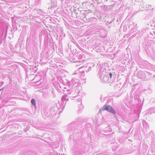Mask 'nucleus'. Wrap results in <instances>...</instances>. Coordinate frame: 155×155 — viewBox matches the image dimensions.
Masks as SVG:
<instances>
[{
	"mask_svg": "<svg viewBox=\"0 0 155 155\" xmlns=\"http://www.w3.org/2000/svg\"><path fill=\"white\" fill-rule=\"evenodd\" d=\"M79 83V80L76 78H73L71 81H68L67 82V84L68 86L70 87L71 84L72 85L73 87H77L76 89L75 92L79 94V92L80 91H78V89L81 88V86H79L78 85Z\"/></svg>",
	"mask_w": 155,
	"mask_h": 155,
	"instance_id": "obj_1",
	"label": "nucleus"
},
{
	"mask_svg": "<svg viewBox=\"0 0 155 155\" xmlns=\"http://www.w3.org/2000/svg\"><path fill=\"white\" fill-rule=\"evenodd\" d=\"M105 110H106L114 114H116L115 110L110 105L105 104L102 108L100 109L99 112L101 113V111Z\"/></svg>",
	"mask_w": 155,
	"mask_h": 155,
	"instance_id": "obj_2",
	"label": "nucleus"
},
{
	"mask_svg": "<svg viewBox=\"0 0 155 155\" xmlns=\"http://www.w3.org/2000/svg\"><path fill=\"white\" fill-rule=\"evenodd\" d=\"M137 76L139 78L144 80L146 78L145 72L143 71H139L137 73Z\"/></svg>",
	"mask_w": 155,
	"mask_h": 155,
	"instance_id": "obj_3",
	"label": "nucleus"
},
{
	"mask_svg": "<svg viewBox=\"0 0 155 155\" xmlns=\"http://www.w3.org/2000/svg\"><path fill=\"white\" fill-rule=\"evenodd\" d=\"M129 23H130L131 25L129 27H131V26L132 25V24L133 25V26H134V27L133 28H132L129 31V34H131L132 33L136 31H137V27H136L137 24L136 23H134L133 22H130Z\"/></svg>",
	"mask_w": 155,
	"mask_h": 155,
	"instance_id": "obj_4",
	"label": "nucleus"
},
{
	"mask_svg": "<svg viewBox=\"0 0 155 155\" xmlns=\"http://www.w3.org/2000/svg\"><path fill=\"white\" fill-rule=\"evenodd\" d=\"M76 124L75 123H73L68 126L67 130L69 131H73L76 129V127L75 126Z\"/></svg>",
	"mask_w": 155,
	"mask_h": 155,
	"instance_id": "obj_5",
	"label": "nucleus"
},
{
	"mask_svg": "<svg viewBox=\"0 0 155 155\" xmlns=\"http://www.w3.org/2000/svg\"><path fill=\"white\" fill-rule=\"evenodd\" d=\"M87 22H91L92 23L95 24V22L97 21V19L94 17L88 18L86 17H85Z\"/></svg>",
	"mask_w": 155,
	"mask_h": 155,
	"instance_id": "obj_6",
	"label": "nucleus"
},
{
	"mask_svg": "<svg viewBox=\"0 0 155 155\" xmlns=\"http://www.w3.org/2000/svg\"><path fill=\"white\" fill-rule=\"evenodd\" d=\"M101 79H102L103 81L104 82H108L109 80V75L107 74H104L103 76L102 75H101Z\"/></svg>",
	"mask_w": 155,
	"mask_h": 155,
	"instance_id": "obj_7",
	"label": "nucleus"
},
{
	"mask_svg": "<svg viewBox=\"0 0 155 155\" xmlns=\"http://www.w3.org/2000/svg\"><path fill=\"white\" fill-rule=\"evenodd\" d=\"M114 4H112L108 5H105L104 7V10L106 11L111 10L114 8Z\"/></svg>",
	"mask_w": 155,
	"mask_h": 155,
	"instance_id": "obj_8",
	"label": "nucleus"
},
{
	"mask_svg": "<svg viewBox=\"0 0 155 155\" xmlns=\"http://www.w3.org/2000/svg\"><path fill=\"white\" fill-rule=\"evenodd\" d=\"M6 34L4 32H2L0 35V40L2 41H4L5 40Z\"/></svg>",
	"mask_w": 155,
	"mask_h": 155,
	"instance_id": "obj_9",
	"label": "nucleus"
},
{
	"mask_svg": "<svg viewBox=\"0 0 155 155\" xmlns=\"http://www.w3.org/2000/svg\"><path fill=\"white\" fill-rule=\"evenodd\" d=\"M83 122L84 120L82 118L80 117H78L77 118L76 120V121L74 123L75 124H81Z\"/></svg>",
	"mask_w": 155,
	"mask_h": 155,
	"instance_id": "obj_10",
	"label": "nucleus"
},
{
	"mask_svg": "<svg viewBox=\"0 0 155 155\" xmlns=\"http://www.w3.org/2000/svg\"><path fill=\"white\" fill-rule=\"evenodd\" d=\"M84 68L85 71L87 72L91 71V68L90 66H89V67H88L87 66H84Z\"/></svg>",
	"mask_w": 155,
	"mask_h": 155,
	"instance_id": "obj_11",
	"label": "nucleus"
},
{
	"mask_svg": "<svg viewBox=\"0 0 155 155\" xmlns=\"http://www.w3.org/2000/svg\"><path fill=\"white\" fill-rule=\"evenodd\" d=\"M155 113V107H151L150 108L149 113L152 114Z\"/></svg>",
	"mask_w": 155,
	"mask_h": 155,
	"instance_id": "obj_12",
	"label": "nucleus"
},
{
	"mask_svg": "<svg viewBox=\"0 0 155 155\" xmlns=\"http://www.w3.org/2000/svg\"><path fill=\"white\" fill-rule=\"evenodd\" d=\"M15 99V97H10L9 96H7V97H6V98H5V100L7 101H8L9 100H12L14 99Z\"/></svg>",
	"mask_w": 155,
	"mask_h": 155,
	"instance_id": "obj_13",
	"label": "nucleus"
},
{
	"mask_svg": "<svg viewBox=\"0 0 155 155\" xmlns=\"http://www.w3.org/2000/svg\"><path fill=\"white\" fill-rule=\"evenodd\" d=\"M142 100V102H143L144 100V98L143 97H142V95H140V97L139 98H138V99L137 101H138V102L140 104L141 103V102Z\"/></svg>",
	"mask_w": 155,
	"mask_h": 155,
	"instance_id": "obj_14",
	"label": "nucleus"
},
{
	"mask_svg": "<svg viewBox=\"0 0 155 155\" xmlns=\"http://www.w3.org/2000/svg\"><path fill=\"white\" fill-rule=\"evenodd\" d=\"M144 91L146 93L151 94L152 92V91L150 89H148L144 90Z\"/></svg>",
	"mask_w": 155,
	"mask_h": 155,
	"instance_id": "obj_15",
	"label": "nucleus"
},
{
	"mask_svg": "<svg viewBox=\"0 0 155 155\" xmlns=\"http://www.w3.org/2000/svg\"><path fill=\"white\" fill-rule=\"evenodd\" d=\"M146 75L149 76V77L150 78H153L154 76L152 75V74L150 72L146 71Z\"/></svg>",
	"mask_w": 155,
	"mask_h": 155,
	"instance_id": "obj_16",
	"label": "nucleus"
},
{
	"mask_svg": "<svg viewBox=\"0 0 155 155\" xmlns=\"http://www.w3.org/2000/svg\"><path fill=\"white\" fill-rule=\"evenodd\" d=\"M31 102L32 104L33 105L35 106L36 104V101L34 99H32L31 100Z\"/></svg>",
	"mask_w": 155,
	"mask_h": 155,
	"instance_id": "obj_17",
	"label": "nucleus"
},
{
	"mask_svg": "<svg viewBox=\"0 0 155 155\" xmlns=\"http://www.w3.org/2000/svg\"><path fill=\"white\" fill-rule=\"evenodd\" d=\"M73 92V91L70 89L66 91V94L69 95L71 94Z\"/></svg>",
	"mask_w": 155,
	"mask_h": 155,
	"instance_id": "obj_18",
	"label": "nucleus"
},
{
	"mask_svg": "<svg viewBox=\"0 0 155 155\" xmlns=\"http://www.w3.org/2000/svg\"><path fill=\"white\" fill-rule=\"evenodd\" d=\"M67 95L66 94V95H64L63 96V97H62L61 98V100H62V101H64V100H66V97H67Z\"/></svg>",
	"mask_w": 155,
	"mask_h": 155,
	"instance_id": "obj_19",
	"label": "nucleus"
},
{
	"mask_svg": "<svg viewBox=\"0 0 155 155\" xmlns=\"http://www.w3.org/2000/svg\"><path fill=\"white\" fill-rule=\"evenodd\" d=\"M83 106L81 104H80L78 105V107L79 108L80 110L82 109L83 108Z\"/></svg>",
	"mask_w": 155,
	"mask_h": 155,
	"instance_id": "obj_20",
	"label": "nucleus"
},
{
	"mask_svg": "<svg viewBox=\"0 0 155 155\" xmlns=\"http://www.w3.org/2000/svg\"><path fill=\"white\" fill-rule=\"evenodd\" d=\"M140 95H137L136 96L134 97V98H135V99L136 101H137L138 98H139Z\"/></svg>",
	"mask_w": 155,
	"mask_h": 155,
	"instance_id": "obj_21",
	"label": "nucleus"
},
{
	"mask_svg": "<svg viewBox=\"0 0 155 155\" xmlns=\"http://www.w3.org/2000/svg\"><path fill=\"white\" fill-rule=\"evenodd\" d=\"M140 31H137V32L135 34H134L133 35H132V36L131 37H132V38L134 37L137 34H139L140 33Z\"/></svg>",
	"mask_w": 155,
	"mask_h": 155,
	"instance_id": "obj_22",
	"label": "nucleus"
},
{
	"mask_svg": "<svg viewBox=\"0 0 155 155\" xmlns=\"http://www.w3.org/2000/svg\"><path fill=\"white\" fill-rule=\"evenodd\" d=\"M35 4H38L39 3L40 1L39 0H34Z\"/></svg>",
	"mask_w": 155,
	"mask_h": 155,
	"instance_id": "obj_23",
	"label": "nucleus"
},
{
	"mask_svg": "<svg viewBox=\"0 0 155 155\" xmlns=\"http://www.w3.org/2000/svg\"><path fill=\"white\" fill-rule=\"evenodd\" d=\"M83 68H84V66H83V67H81L79 69V71L80 72H82V69H83Z\"/></svg>",
	"mask_w": 155,
	"mask_h": 155,
	"instance_id": "obj_24",
	"label": "nucleus"
},
{
	"mask_svg": "<svg viewBox=\"0 0 155 155\" xmlns=\"http://www.w3.org/2000/svg\"><path fill=\"white\" fill-rule=\"evenodd\" d=\"M109 75L110 78H111L112 76V74H111V73H110Z\"/></svg>",
	"mask_w": 155,
	"mask_h": 155,
	"instance_id": "obj_25",
	"label": "nucleus"
},
{
	"mask_svg": "<svg viewBox=\"0 0 155 155\" xmlns=\"http://www.w3.org/2000/svg\"><path fill=\"white\" fill-rule=\"evenodd\" d=\"M82 73H84L85 72V70H84V68H83V69H82Z\"/></svg>",
	"mask_w": 155,
	"mask_h": 155,
	"instance_id": "obj_26",
	"label": "nucleus"
},
{
	"mask_svg": "<svg viewBox=\"0 0 155 155\" xmlns=\"http://www.w3.org/2000/svg\"><path fill=\"white\" fill-rule=\"evenodd\" d=\"M4 83L3 81H2L1 83V85H3V84H4Z\"/></svg>",
	"mask_w": 155,
	"mask_h": 155,
	"instance_id": "obj_27",
	"label": "nucleus"
},
{
	"mask_svg": "<svg viewBox=\"0 0 155 155\" xmlns=\"http://www.w3.org/2000/svg\"><path fill=\"white\" fill-rule=\"evenodd\" d=\"M140 110H138V114H140Z\"/></svg>",
	"mask_w": 155,
	"mask_h": 155,
	"instance_id": "obj_28",
	"label": "nucleus"
},
{
	"mask_svg": "<svg viewBox=\"0 0 155 155\" xmlns=\"http://www.w3.org/2000/svg\"><path fill=\"white\" fill-rule=\"evenodd\" d=\"M150 35H153V34H152V32H150Z\"/></svg>",
	"mask_w": 155,
	"mask_h": 155,
	"instance_id": "obj_29",
	"label": "nucleus"
},
{
	"mask_svg": "<svg viewBox=\"0 0 155 155\" xmlns=\"http://www.w3.org/2000/svg\"><path fill=\"white\" fill-rule=\"evenodd\" d=\"M4 89V87L2 88V89L0 90V91H1V90H2Z\"/></svg>",
	"mask_w": 155,
	"mask_h": 155,
	"instance_id": "obj_30",
	"label": "nucleus"
},
{
	"mask_svg": "<svg viewBox=\"0 0 155 155\" xmlns=\"http://www.w3.org/2000/svg\"><path fill=\"white\" fill-rule=\"evenodd\" d=\"M66 101H68V98H67V99H66Z\"/></svg>",
	"mask_w": 155,
	"mask_h": 155,
	"instance_id": "obj_31",
	"label": "nucleus"
},
{
	"mask_svg": "<svg viewBox=\"0 0 155 155\" xmlns=\"http://www.w3.org/2000/svg\"><path fill=\"white\" fill-rule=\"evenodd\" d=\"M81 62H81V61H79V63H81Z\"/></svg>",
	"mask_w": 155,
	"mask_h": 155,
	"instance_id": "obj_32",
	"label": "nucleus"
},
{
	"mask_svg": "<svg viewBox=\"0 0 155 155\" xmlns=\"http://www.w3.org/2000/svg\"><path fill=\"white\" fill-rule=\"evenodd\" d=\"M132 90H133V91H134L135 90V89H134V88H133L132 89Z\"/></svg>",
	"mask_w": 155,
	"mask_h": 155,
	"instance_id": "obj_33",
	"label": "nucleus"
},
{
	"mask_svg": "<svg viewBox=\"0 0 155 155\" xmlns=\"http://www.w3.org/2000/svg\"><path fill=\"white\" fill-rule=\"evenodd\" d=\"M75 61H73V62H75Z\"/></svg>",
	"mask_w": 155,
	"mask_h": 155,
	"instance_id": "obj_34",
	"label": "nucleus"
},
{
	"mask_svg": "<svg viewBox=\"0 0 155 155\" xmlns=\"http://www.w3.org/2000/svg\"><path fill=\"white\" fill-rule=\"evenodd\" d=\"M144 123L143 122V124L144 125Z\"/></svg>",
	"mask_w": 155,
	"mask_h": 155,
	"instance_id": "obj_35",
	"label": "nucleus"
},
{
	"mask_svg": "<svg viewBox=\"0 0 155 155\" xmlns=\"http://www.w3.org/2000/svg\"><path fill=\"white\" fill-rule=\"evenodd\" d=\"M0 41H1V43H2V41H0Z\"/></svg>",
	"mask_w": 155,
	"mask_h": 155,
	"instance_id": "obj_36",
	"label": "nucleus"
},
{
	"mask_svg": "<svg viewBox=\"0 0 155 155\" xmlns=\"http://www.w3.org/2000/svg\"><path fill=\"white\" fill-rule=\"evenodd\" d=\"M74 153H75L76 151H74Z\"/></svg>",
	"mask_w": 155,
	"mask_h": 155,
	"instance_id": "obj_37",
	"label": "nucleus"
}]
</instances>
